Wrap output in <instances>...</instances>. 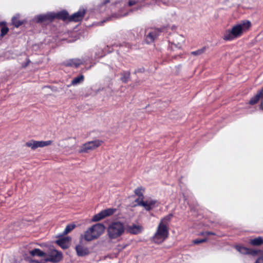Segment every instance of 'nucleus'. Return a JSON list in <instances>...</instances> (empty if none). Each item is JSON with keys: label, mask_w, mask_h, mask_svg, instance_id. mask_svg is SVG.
I'll return each instance as SVG.
<instances>
[{"label": "nucleus", "mask_w": 263, "mask_h": 263, "mask_svg": "<svg viewBox=\"0 0 263 263\" xmlns=\"http://www.w3.org/2000/svg\"><path fill=\"white\" fill-rule=\"evenodd\" d=\"M109 2V0H106L103 3V5H105L106 4Z\"/></svg>", "instance_id": "nucleus-37"}, {"label": "nucleus", "mask_w": 263, "mask_h": 263, "mask_svg": "<svg viewBox=\"0 0 263 263\" xmlns=\"http://www.w3.org/2000/svg\"><path fill=\"white\" fill-rule=\"evenodd\" d=\"M12 23L16 27H18L22 24V22L18 20V17L17 16L12 17Z\"/></svg>", "instance_id": "nucleus-26"}, {"label": "nucleus", "mask_w": 263, "mask_h": 263, "mask_svg": "<svg viewBox=\"0 0 263 263\" xmlns=\"http://www.w3.org/2000/svg\"><path fill=\"white\" fill-rule=\"evenodd\" d=\"M125 230L128 233L137 235L142 232L143 230V228L140 225L133 224L132 225L127 226L126 227Z\"/></svg>", "instance_id": "nucleus-11"}, {"label": "nucleus", "mask_w": 263, "mask_h": 263, "mask_svg": "<svg viewBox=\"0 0 263 263\" xmlns=\"http://www.w3.org/2000/svg\"><path fill=\"white\" fill-rule=\"evenodd\" d=\"M146 32L147 34L145 37V41L148 44L153 42L160 33L159 30L157 29H152L149 31L146 30Z\"/></svg>", "instance_id": "nucleus-9"}, {"label": "nucleus", "mask_w": 263, "mask_h": 263, "mask_svg": "<svg viewBox=\"0 0 263 263\" xmlns=\"http://www.w3.org/2000/svg\"><path fill=\"white\" fill-rule=\"evenodd\" d=\"M137 2H138L137 1H135V0L129 1L128 2V6H133V5H135L136 4H137Z\"/></svg>", "instance_id": "nucleus-33"}, {"label": "nucleus", "mask_w": 263, "mask_h": 263, "mask_svg": "<svg viewBox=\"0 0 263 263\" xmlns=\"http://www.w3.org/2000/svg\"><path fill=\"white\" fill-rule=\"evenodd\" d=\"M235 248L238 252L242 254H251L254 256L256 255L258 253L257 251L250 249L240 246H236Z\"/></svg>", "instance_id": "nucleus-15"}, {"label": "nucleus", "mask_w": 263, "mask_h": 263, "mask_svg": "<svg viewBox=\"0 0 263 263\" xmlns=\"http://www.w3.org/2000/svg\"><path fill=\"white\" fill-rule=\"evenodd\" d=\"M177 40H178L179 42L177 43H174V45L178 48H180L182 46V44L184 42V39L182 35H178L177 37Z\"/></svg>", "instance_id": "nucleus-25"}, {"label": "nucleus", "mask_w": 263, "mask_h": 263, "mask_svg": "<svg viewBox=\"0 0 263 263\" xmlns=\"http://www.w3.org/2000/svg\"><path fill=\"white\" fill-rule=\"evenodd\" d=\"M125 228L124 224L120 221L111 222L107 228V233L110 239H116L121 236Z\"/></svg>", "instance_id": "nucleus-4"}, {"label": "nucleus", "mask_w": 263, "mask_h": 263, "mask_svg": "<svg viewBox=\"0 0 263 263\" xmlns=\"http://www.w3.org/2000/svg\"><path fill=\"white\" fill-rule=\"evenodd\" d=\"M144 189L142 187H139L135 190V194L138 196V198L135 200L137 205L144 208L146 211H150L155 206L157 203L156 200H147L144 201Z\"/></svg>", "instance_id": "nucleus-3"}, {"label": "nucleus", "mask_w": 263, "mask_h": 263, "mask_svg": "<svg viewBox=\"0 0 263 263\" xmlns=\"http://www.w3.org/2000/svg\"><path fill=\"white\" fill-rule=\"evenodd\" d=\"M154 2H155L156 0H153Z\"/></svg>", "instance_id": "nucleus-41"}, {"label": "nucleus", "mask_w": 263, "mask_h": 263, "mask_svg": "<svg viewBox=\"0 0 263 263\" xmlns=\"http://www.w3.org/2000/svg\"><path fill=\"white\" fill-rule=\"evenodd\" d=\"M29 254L32 256H37L39 257H45L46 256V253L41 251L39 249H34L29 251Z\"/></svg>", "instance_id": "nucleus-18"}, {"label": "nucleus", "mask_w": 263, "mask_h": 263, "mask_svg": "<svg viewBox=\"0 0 263 263\" xmlns=\"http://www.w3.org/2000/svg\"><path fill=\"white\" fill-rule=\"evenodd\" d=\"M103 141L100 140H95L87 142L83 144L80 149V153H88L90 151H92L99 146H100Z\"/></svg>", "instance_id": "nucleus-7"}, {"label": "nucleus", "mask_w": 263, "mask_h": 263, "mask_svg": "<svg viewBox=\"0 0 263 263\" xmlns=\"http://www.w3.org/2000/svg\"><path fill=\"white\" fill-rule=\"evenodd\" d=\"M116 211V209L114 208H109L102 210L98 214L93 216L92 218V221L95 222L100 221L107 216L114 214Z\"/></svg>", "instance_id": "nucleus-8"}, {"label": "nucleus", "mask_w": 263, "mask_h": 263, "mask_svg": "<svg viewBox=\"0 0 263 263\" xmlns=\"http://www.w3.org/2000/svg\"><path fill=\"white\" fill-rule=\"evenodd\" d=\"M206 241L205 239H195L194 240V243L195 244H199Z\"/></svg>", "instance_id": "nucleus-32"}, {"label": "nucleus", "mask_w": 263, "mask_h": 263, "mask_svg": "<svg viewBox=\"0 0 263 263\" xmlns=\"http://www.w3.org/2000/svg\"><path fill=\"white\" fill-rule=\"evenodd\" d=\"M261 98H263V88L254 97L250 99L249 104L251 105L256 104Z\"/></svg>", "instance_id": "nucleus-17"}, {"label": "nucleus", "mask_w": 263, "mask_h": 263, "mask_svg": "<svg viewBox=\"0 0 263 263\" xmlns=\"http://www.w3.org/2000/svg\"><path fill=\"white\" fill-rule=\"evenodd\" d=\"M27 147H31L32 149H36L35 148V141L32 140L26 143Z\"/></svg>", "instance_id": "nucleus-29"}, {"label": "nucleus", "mask_w": 263, "mask_h": 263, "mask_svg": "<svg viewBox=\"0 0 263 263\" xmlns=\"http://www.w3.org/2000/svg\"><path fill=\"white\" fill-rule=\"evenodd\" d=\"M255 263H263V257H260L258 258Z\"/></svg>", "instance_id": "nucleus-36"}, {"label": "nucleus", "mask_w": 263, "mask_h": 263, "mask_svg": "<svg viewBox=\"0 0 263 263\" xmlns=\"http://www.w3.org/2000/svg\"><path fill=\"white\" fill-rule=\"evenodd\" d=\"M262 104L261 103V105H260V108L262 109Z\"/></svg>", "instance_id": "nucleus-39"}, {"label": "nucleus", "mask_w": 263, "mask_h": 263, "mask_svg": "<svg viewBox=\"0 0 263 263\" xmlns=\"http://www.w3.org/2000/svg\"><path fill=\"white\" fill-rule=\"evenodd\" d=\"M52 141L51 140L48 141H35V148L43 147L46 146L50 145Z\"/></svg>", "instance_id": "nucleus-21"}, {"label": "nucleus", "mask_w": 263, "mask_h": 263, "mask_svg": "<svg viewBox=\"0 0 263 263\" xmlns=\"http://www.w3.org/2000/svg\"><path fill=\"white\" fill-rule=\"evenodd\" d=\"M8 31H9V28L7 27H6V26L3 27L1 28L0 36L1 37H3L4 35H5L8 33Z\"/></svg>", "instance_id": "nucleus-30"}, {"label": "nucleus", "mask_w": 263, "mask_h": 263, "mask_svg": "<svg viewBox=\"0 0 263 263\" xmlns=\"http://www.w3.org/2000/svg\"><path fill=\"white\" fill-rule=\"evenodd\" d=\"M24 258L28 261L30 263H40L39 261L36 260L32 259L30 257L27 256L26 255L24 256Z\"/></svg>", "instance_id": "nucleus-31"}, {"label": "nucleus", "mask_w": 263, "mask_h": 263, "mask_svg": "<svg viewBox=\"0 0 263 263\" xmlns=\"http://www.w3.org/2000/svg\"><path fill=\"white\" fill-rule=\"evenodd\" d=\"M54 18H57L59 19L65 20L68 18V13L65 10L62 11L57 13H54Z\"/></svg>", "instance_id": "nucleus-20"}, {"label": "nucleus", "mask_w": 263, "mask_h": 263, "mask_svg": "<svg viewBox=\"0 0 263 263\" xmlns=\"http://www.w3.org/2000/svg\"><path fill=\"white\" fill-rule=\"evenodd\" d=\"M144 71V68L142 67L140 68H138L136 69L135 71V73H138V72H143Z\"/></svg>", "instance_id": "nucleus-34"}, {"label": "nucleus", "mask_w": 263, "mask_h": 263, "mask_svg": "<svg viewBox=\"0 0 263 263\" xmlns=\"http://www.w3.org/2000/svg\"><path fill=\"white\" fill-rule=\"evenodd\" d=\"M168 233V228L163 225H158L157 231L153 237V240L156 243H161L167 238Z\"/></svg>", "instance_id": "nucleus-5"}, {"label": "nucleus", "mask_w": 263, "mask_h": 263, "mask_svg": "<svg viewBox=\"0 0 263 263\" xmlns=\"http://www.w3.org/2000/svg\"><path fill=\"white\" fill-rule=\"evenodd\" d=\"M76 227V225L74 224H69L65 228L64 231H63L62 234L63 235H65L70 232L72 230H73Z\"/></svg>", "instance_id": "nucleus-24"}, {"label": "nucleus", "mask_w": 263, "mask_h": 263, "mask_svg": "<svg viewBox=\"0 0 263 263\" xmlns=\"http://www.w3.org/2000/svg\"><path fill=\"white\" fill-rule=\"evenodd\" d=\"M250 243L252 245L258 246L263 243V239L261 237H258L253 239H251Z\"/></svg>", "instance_id": "nucleus-23"}, {"label": "nucleus", "mask_w": 263, "mask_h": 263, "mask_svg": "<svg viewBox=\"0 0 263 263\" xmlns=\"http://www.w3.org/2000/svg\"><path fill=\"white\" fill-rule=\"evenodd\" d=\"M54 13L49 12L45 14H40L35 17L36 22L42 23L46 21H52L54 18Z\"/></svg>", "instance_id": "nucleus-10"}, {"label": "nucleus", "mask_w": 263, "mask_h": 263, "mask_svg": "<svg viewBox=\"0 0 263 263\" xmlns=\"http://www.w3.org/2000/svg\"><path fill=\"white\" fill-rule=\"evenodd\" d=\"M30 63V61L28 59H27V62H26L25 63L23 64L22 65V66H23V67H24V68H25V67H26L29 65V64Z\"/></svg>", "instance_id": "nucleus-35"}, {"label": "nucleus", "mask_w": 263, "mask_h": 263, "mask_svg": "<svg viewBox=\"0 0 263 263\" xmlns=\"http://www.w3.org/2000/svg\"><path fill=\"white\" fill-rule=\"evenodd\" d=\"M173 216V215L172 214H170L167 216H165L161 219L159 225H163L165 227L168 228V222H170Z\"/></svg>", "instance_id": "nucleus-19"}, {"label": "nucleus", "mask_w": 263, "mask_h": 263, "mask_svg": "<svg viewBox=\"0 0 263 263\" xmlns=\"http://www.w3.org/2000/svg\"><path fill=\"white\" fill-rule=\"evenodd\" d=\"M251 26L249 21L245 20L234 25L231 29L227 30L223 36L225 41H232L241 36L242 34L247 31Z\"/></svg>", "instance_id": "nucleus-1"}, {"label": "nucleus", "mask_w": 263, "mask_h": 263, "mask_svg": "<svg viewBox=\"0 0 263 263\" xmlns=\"http://www.w3.org/2000/svg\"><path fill=\"white\" fill-rule=\"evenodd\" d=\"M105 227L101 223L93 224L84 233V238L90 241L98 238L104 232Z\"/></svg>", "instance_id": "nucleus-2"}, {"label": "nucleus", "mask_w": 263, "mask_h": 263, "mask_svg": "<svg viewBox=\"0 0 263 263\" xmlns=\"http://www.w3.org/2000/svg\"><path fill=\"white\" fill-rule=\"evenodd\" d=\"M71 240V237L66 236L57 240L56 243L62 249H66L69 247Z\"/></svg>", "instance_id": "nucleus-13"}, {"label": "nucleus", "mask_w": 263, "mask_h": 263, "mask_svg": "<svg viewBox=\"0 0 263 263\" xmlns=\"http://www.w3.org/2000/svg\"><path fill=\"white\" fill-rule=\"evenodd\" d=\"M208 234L213 235L214 234L212 232H208Z\"/></svg>", "instance_id": "nucleus-40"}, {"label": "nucleus", "mask_w": 263, "mask_h": 263, "mask_svg": "<svg viewBox=\"0 0 263 263\" xmlns=\"http://www.w3.org/2000/svg\"><path fill=\"white\" fill-rule=\"evenodd\" d=\"M84 79V77L83 74H81L76 78H74L71 82V85H77L78 84H80L83 82Z\"/></svg>", "instance_id": "nucleus-22"}, {"label": "nucleus", "mask_w": 263, "mask_h": 263, "mask_svg": "<svg viewBox=\"0 0 263 263\" xmlns=\"http://www.w3.org/2000/svg\"><path fill=\"white\" fill-rule=\"evenodd\" d=\"M205 50V47H203L202 48L198 49L196 51H192L191 52V54L195 55V56L199 55H201V54H202L203 53H204Z\"/></svg>", "instance_id": "nucleus-28"}, {"label": "nucleus", "mask_w": 263, "mask_h": 263, "mask_svg": "<svg viewBox=\"0 0 263 263\" xmlns=\"http://www.w3.org/2000/svg\"><path fill=\"white\" fill-rule=\"evenodd\" d=\"M46 258L45 259L46 262L50 261L58 262L62 258V253L54 249H50L46 253Z\"/></svg>", "instance_id": "nucleus-6"}, {"label": "nucleus", "mask_w": 263, "mask_h": 263, "mask_svg": "<svg viewBox=\"0 0 263 263\" xmlns=\"http://www.w3.org/2000/svg\"><path fill=\"white\" fill-rule=\"evenodd\" d=\"M75 249L78 256L81 257L88 255L90 253L89 250L87 247L81 245L76 246Z\"/></svg>", "instance_id": "nucleus-14"}, {"label": "nucleus", "mask_w": 263, "mask_h": 263, "mask_svg": "<svg viewBox=\"0 0 263 263\" xmlns=\"http://www.w3.org/2000/svg\"><path fill=\"white\" fill-rule=\"evenodd\" d=\"M125 46H127V47H129V44H127V43H125Z\"/></svg>", "instance_id": "nucleus-38"}, {"label": "nucleus", "mask_w": 263, "mask_h": 263, "mask_svg": "<svg viewBox=\"0 0 263 263\" xmlns=\"http://www.w3.org/2000/svg\"><path fill=\"white\" fill-rule=\"evenodd\" d=\"M85 14V10L80 9L78 11L73 13L68 17V20L70 22H79L82 20L84 14Z\"/></svg>", "instance_id": "nucleus-12"}, {"label": "nucleus", "mask_w": 263, "mask_h": 263, "mask_svg": "<svg viewBox=\"0 0 263 263\" xmlns=\"http://www.w3.org/2000/svg\"><path fill=\"white\" fill-rule=\"evenodd\" d=\"M83 63L84 61L82 59H72L67 60L65 62V65L67 66L78 67L80 65L83 64Z\"/></svg>", "instance_id": "nucleus-16"}, {"label": "nucleus", "mask_w": 263, "mask_h": 263, "mask_svg": "<svg viewBox=\"0 0 263 263\" xmlns=\"http://www.w3.org/2000/svg\"><path fill=\"white\" fill-rule=\"evenodd\" d=\"M130 76L129 72H125L122 74V77L121 78V80L122 82L126 83L128 82Z\"/></svg>", "instance_id": "nucleus-27"}]
</instances>
